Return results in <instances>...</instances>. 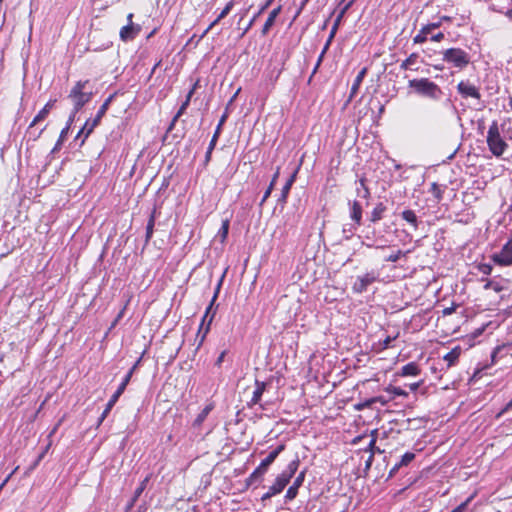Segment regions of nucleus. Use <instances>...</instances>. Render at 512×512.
<instances>
[{
  "label": "nucleus",
  "mask_w": 512,
  "mask_h": 512,
  "mask_svg": "<svg viewBox=\"0 0 512 512\" xmlns=\"http://www.w3.org/2000/svg\"><path fill=\"white\" fill-rule=\"evenodd\" d=\"M430 34L429 28L426 26L422 27L419 33L413 38L415 44L424 43L427 40V36Z\"/></svg>",
  "instance_id": "28"
},
{
  "label": "nucleus",
  "mask_w": 512,
  "mask_h": 512,
  "mask_svg": "<svg viewBox=\"0 0 512 512\" xmlns=\"http://www.w3.org/2000/svg\"><path fill=\"white\" fill-rule=\"evenodd\" d=\"M421 385V382H415V383H411L409 384V389L411 391H416Z\"/></svg>",
  "instance_id": "57"
},
{
  "label": "nucleus",
  "mask_w": 512,
  "mask_h": 512,
  "mask_svg": "<svg viewBox=\"0 0 512 512\" xmlns=\"http://www.w3.org/2000/svg\"><path fill=\"white\" fill-rule=\"evenodd\" d=\"M225 354H226V352H225V351H223V352L219 355V357H218V358H217V360H216L215 365H217V366H220V365H221V363H222V362H223V360H224Z\"/></svg>",
  "instance_id": "55"
},
{
  "label": "nucleus",
  "mask_w": 512,
  "mask_h": 512,
  "mask_svg": "<svg viewBox=\"0 0 512 512\" xmlns=\"http://www.w3.org/2000/svg\"><path fill=\"white\" fill-rule=\"evenodd\" d=\"M279 174H280V168L278 167L276 172L274 173L273 177H272V180H271V183L270 185L268 186V188L266 189L263 197H262V200L260 202V205H263V203L269 198V196L271 195V192L272 190L274 189V186L276 184V181L279 177Z\"/></svg>",
  "instance_id": "25"
},
{
  "label": "nucleus",
  "mask_w": 512,
  "mask_h": 512,
  "mask_svg": "<svg viewBox=\"0 0 512 512\" xmlns=\"http://www.w3.org/2000/svg\"><path fill=\"white\" fill-rule=\"evenodd\" d=\"M221 20H218V17L205 29V33H208L215 25H217Z\"/></svg>",
  "instance_id": "56"
},
{
  "label": "nucleus",
  "mask_w": 512,
  "mask_h": 512,
  "mask_svg": "<svg viewBox=\"0 0 512 512\" xmlns=\"http://www.w3.org/2000/svg\"><path fill=\"white\" fill-rule=\"evenodd\" d=\"M305 479V471H302L298 474V476L295 478L294 483L288 488L285 499L288 501L293 500L296 498L298 494V489L300 486H302Z\"/></svg>",
  "instance_id": "11"
},
{
  "label": "nucleus",
  "mask_w": 512,
  "mask_h": 512,
  "mask_svg": "<svg viewBox=\"0 0 512 512\" xmlns=\"http://www.w3.org/2000/svg\"><path fill=\"white\" fill-rule=\"evenodd\" d=\"M460 354L461 348L459 346H456L443 357V360L447 362L448 368L455 365V363L458 361Z\"/></svg>",
  "instance_id": "17"
},
{
  "label": "nucleus",
  "mask_w": 512,
  "mask_h": 512,
  "mask_svg": "<svg viewBox=\"0 0 512 512\" xmlns=\"http://www.w3.org/2000/svg\"><path fill=\"white\" fill-rule=\"evenodd\" d=\"M274 0H267L261 8H259V11L254 15V17L250 20L247 27L244 29L243 34H245L254 24L255 20L272 4Z\"/></svg>",
  "instance_id": "27"
},
{
  "label": "nucleus",
  "mask_w": 512,
  "mask_h": 512,
  "mask_svg": "<svg viewBox=\"0 0 512 512\" xmlns=\"http://www.w3.org/2000/svg\"><path fill=\"white\" fill-rule=\"evenodd\" d=\"M414 458H415V454H414V453H412V452H406V453L402 456V458H401L400 462H398V463H399V465H400L401 467H402V466H406V465H408L411 461H413V459H414Z\"/></svg>",
  "instance_id": "33"
},
{
  "label": "nucleus",
  "mask_w": 512,
  "mask_h": 512,
  "mask_svg": "<svg viewBox=\"0 0 512 512\" xmlns=\"http://www.w3.org/2000/svg\"><path fill=\"white\" fill-rule=\"evenodd\" d=\"M233 6H234V1L233 0L229 1L226 4V6L224 7V9L221 11V13L218 15V20L224 19L230 13Z\"/></svg>",
  "instance_id": "34"
},
{
  "label": "nucleus",
  "mask_w": 512,
  "mask_h": 512,
  "mask_svg": "<svg viewBox=\"0 0 512 512\" xmlns=\"http://www.w3.org/2000/svg\"><path fill=\"white\" fill-rule=\"evenodd\" d=\"M331 42H332V41H330L329 39H327V41H326V43H325V45H324V47H323V50H322V52H323V53H326V52L328 51V49H329V47H330V45H331Z\"/></svg>",
  "instance_id": "60"
},
{
  "label": "nucleus",
  "mask_w": 512,
  "mask_h": 512,
  "mask_svg": "<svg viewBox=\"0 0 512 512\" xmlns=\"http://www.w3.org/2000/svg\"><path fill=\"white\" fill-rule=\"evenodd\" d=\"M479 271L484 275H490L492 272V266L490 264H480L478 266Z\"/></svg>",
  "instance_id": "41"
},
{
  "label": "nucleus",
  "mask_w": 512,
  "mask_h": 512,
  "mask_svg": "<svg viewBox=\"0 0 512 512\" xmlns=\"http://www.w3.org/2000/svg\"><path fill=\"white\" fill-rule=\"evenodd\" d=\"M296 174H297V171H295L290 177L289 179L287 180V182L285 183L284 187H287L288 189H291L295 179H296Z\"/></svg>",
  "instance_id": "49"
},
{
  "label": "nucleus",
  "mask_w": 512,
  "mask_h": 512,
  "mask_svg": "<svg viewBox=\"0 0 512 512\" xmlns=\"http://www.w3.org/2000/svg\"><path fill=\"white\" fill-rule=\"evenodd\" d=\"M400 467H401V466L399 465V463H396V464L393 466V468L390 470V472H389V477L394 476V475L396 474V472L400 469Z\"/></svg>",
  "instance_id": "54"
},
{
  "label": "nucleus",
  "mask_w": 512,
  "mask_h": 512,
  "mask_svg": "<svg viewBox=\"0 0 512 512\" xmlns=\"http://www.w3.org/2000/svg\"><path fill=\"white\" fill-rule=\"evenodd\" d=\"M72 122H70V118L68 119V122H67V125L66 127L61 131L60 133V137H59V142H63L65 137L67 136L68 134V131L70 129V125H71Z\"/></svg>",
  "instance_id": "45"
},
{
  "label": "nucleus",
  "mask_w": 512,
  "mask_h": 512,
  "mask_svg": "<svg viewBox=\"0 0 512 512\" xmlns=\"http://www.w3.org/2000/svg\"><path fill=\"white\" fill-rule=\"evenodd\" d=\"M350 217L356 226L362 224V207L358 201H353L350 207Z\"/></svg>",
  "instance_id": "14"
},
{
  "label": "nucleus",
  "mask_w": 512,
  "mask_h": 512,
  "mask_svg": "<svg viewBox=\"0 0 512 512\" xmlns=\"http://www.w3.org/2000/svg\"><path fill=\"white\" fill-rule=\"evenodd\" d=\"M149 482V477L147 476L139 485V487L135 490L134 495L131 499V502L129 504V507H133L140 495L143 493V491L147 487V483Z\"/></svg>",
  "instance_id": "26"
},
{
  "label": "nucleus",
  "mask_w": 512,
  "mask_h": 512,
  "mask_svg": "<svg viewBox=\"0 0 512 512\" xmlns=\"http://www.w3.org/2000/svg\"><path fill=\"white\" fill-rule=\"evenodd\" d=\"M417 58L418 55L416 53L410 54V56L400 64V68L403 70L409 69L412 65L416 63Z\"/></svg>",
  "instance_id": "30"
},
{
  "label": "nucleus",
  "mask_w": 512,
  "mask_h": 512,
  "mask_svg": "<svg viewBox=\"0 0 512 512\" xmlns=\"http://www.w3.org/2000/svg\"><path fill=\"white\" fill-rule=\"evenodd\" d=\"M299 467V460L291 461L287 468L277 476L273 485L268 488V491L262 495L261 500L266 501L273 497L276 494H279L283 491L286 485L290 482L291 478L296 473Z\"/></svg>",
  "instance_id": "2"
},
{
  "label": "nucleus",
  "mask_w": 512,
  "mask_h": 512,
  "mask_svg": "<svg viewBox=\"0 0 512 512\" xmlns=\"http://www.w3.org/2000/svg\"><path fill=\"white\" fill-rule=\"evenodd\" d=\"M354 0H350L349 2H347L344 7L341 9L340 11V17H343L344 14L347 12V10L351 7V5L353 4Z\"/></svg>",
  "instance_id": "50"
},
{
  "label": "nucleus",
  "mask_w": 512,
  "mask_h": 512,
  "mask_svg": "<svg viewBox=\"0 0 512 512\" xmlns=\"http://www.w3.org/2000/svg\"><path fill=\"white\" fill-rule=\"evenodd\" d=\"M484 289L485 290L493 289L496 292H500V291H502L503 288L499 283L488 280L486 282V284L484 285Z\"/></svg>",
  "instance_id": "36"
},
{
  "label": "nucleus",
  "mask_w": 512,
  "mask_h": 512,
  "mask_svg": "<svg viewBox=\"0 0 512 512\" xmlns=\"http://www.w3.org/2000/svg\"><path fill=\"white\" fill-rule=\"evenodd\" d=\"M39 463H40V461H38V458H37V459L34 461V463L29 467L28 472H30V471H32V470H34V469L38 466V464H39Z\"/></svg>",
  "instance_id": "61"
},
{
  "label": "nucleus",
  "mask_w": 512,
  "mask_h": 512,
  "mask_svg": "<svg viewBox=\"0 0 512 512\" xmlns=\"http://www.w3.org/2000/svg\"><path fill=\"white\" fill-rule=\"evenodd\" d=\"M358 226H356L355 224L354 225H350L348 228L344 227L343 228V233H344V237L345 239H350L354 233V230L357 228Z\"/></svg>",
  "instance_id": "40"
},
{
  "label": "nucleus",
  "mask_w": 512,
  "mask_h": 512,
  "mask_svg": "<svg viewBox=\"0 0 512 512\" xmlns=\"http://www.w3.org/2000/svg\"><path fill=\"white\" fill-rule=\"evenodd\" d=\"M296 174H297V171H295L290 177L289 179L287 180V182L285 183L284 187H287L288 189H291L295 179H296Z\"/></svg>",
  "instance_id": "48"
},
{
  "label": "nucleus",
  "mask_w": 512,
  "mask_h": 512,
  "mask_svg": "<svg viewBox=\"0 0 512 512\" xmlns=\"http://www.w3.org/2000/svg\"><path fill=\"white\" fill-rule=\"evenodd\" d=\"M360 185H361V189L362 191L358 188L357 191H358V194L363 197V198H368L370 196V192H369V189L366 187L365 185V180L364 179H361L360 180Z\"/></svg>",
  "instance_id": "37"
},
{
  "label": "nucleus",
  "mask_w": 512,
  "mask_h": 512,
  "mask_svg": "<svg viewBox=\"0 0 512 512\" xmlns=\"http://www.w3.org/2000/svg\"><path fill=\"white\" fill-rule=\"evenodd\" d=\"M211 406H206L198 415L197 417L195 418L194 420V426H200L204 421L205 419L207 418L208 414L210 413L211 411Z\"/></svg>",
  "instance_id": "29"
},
{
  "label": "nucleus",
  "mask_w": 512,
  "mask_h": 512,
  "mask_svg": "<svg viewBox=\"0 0 512 512\" xmlns=\"http://www.w3.org/2000/svg\"><path fill=\"white\" fill-rule=\"evenodd\" d=\"M470 499L471 498H468L466 501H464L459 506L454 508L451 512H465V510L467 509V506H468V504L470 502Z\"/></svg>",
  "instance_id": "44"
},
{
  "label": "nucleus",
  "mask_w": 512,
  "mask_h": 512,
  "mask_svg": "<svg viewBox=\"0 0 512 512\" xmlns=\"http://www.w3.org/2000/svg\"><path fill=\"white\" fill-rule=\"evenodd\" d=\"M408 86L413 88L417 94L433 100H438L442 95L441 88L427 78L412 79Z\"/></svg>",
  "instance_id": "3"
},
{
  "label": "nucleus",
  "mask_w": 512,
  "mask_h": 512,
  "mask_svg": "<svg viewBox=\"0 0 512 512\" xmlns=\"http://www.w3.org/2000/svg\"><path fill=\"white\" fill-rule=\"evenodd\" d=\"M255 390L253 391V395H252V398L251 400L248 402V405L249 406H253V405H256L260 402L261 400V397L265 391V388H266V383L265 382H262V381H259V380H256L255 381Z\"/></svg>",
  "instance_id": "13"
},
{
  "label": "nucleus",
  "mask_w": 512,
  "mask_h": 512,
  "mask_svg": "<svg viewBox=\"0 0 512 512\" xmlns=\"http://www.w3.org/2000/svg\"><path fill=\"white\" fill-rule=\"evenodd\" d=\"M281 12V6H278L277 8H274L270 13H269V16L262 28V35H266L269 30L271 29V27L274 25L275 23V20L277 18V16L279 15V13Z\"/></svg>",
  "instance_id": "15"
},
{
  "label": "nucleus",
  "mask_w": 512,
  "mask_h": 512,
  "mask_svg": "<svg viewBox=\"0 0 512 512\" xmlns=\"http://www.w3.org/2000/svg\"><path fill=\"white\" fill-rule=\"evenodd\" d=\"M261 481L262 480L260 478H258L257 476H254L253 473L247 478V484L248 485L260 483Z\"/></svg>",
  "instance_id": "46"
},
{
  "label": "nucleus",
  "mask_w": 512,
  "mask_h": 512,
  "mask_svg": "<svg viewBox=\"0 0 512 512\" xmlns=\"http://www.w3.org/2000/svg\"><path fill=\"white\" fill-rule=\"evenodd\" d=\"M218 138L216 137H212L211 141H210V144H209V150L210 151H213L215 145H216V142H217Z\"/></svg>",
  "instance_id": "58"
},
{
  "label": "nucleus",
  "mask_w": 512,
  "mask_h": 512,
  "mask_svg": "<svg viewBox=\"0 0 512 512\" xmlns=\"http://www.w3.org/2000/svg\"><path fill=\"white\" fill-rule=\"evenodd\" d=\"M377 276L374 272H368L364 275L358 276L352 286V290L355 293L361 294L366 291L367 287L374 283Z\"/></svg>",
  "instance_id": "8"
},
{
  "label": "nucleus",
  "mask_w": 512,
  "mask_h": 512,
  "mask_svg": "<svg viewBox=\"0 0 512 512\" xmlns=\"http://www.w3.org/2000/svg\"><path fill=\"white\" fill-rule=\"evenodd\" d=\"M425 26H426L427 28H429V31H430V33H431L433 30H435V29H437V28H439V27L441 26V22L430 23V24H427V25H425Z\"/></svg>",
  "instance_id": "52"
},
{
  "label": "nucleus",
  "mask_w": 512,
  "mask_h": 512,
  "mask_svg": "<svg viewBox=\"0 0 512 512\" xmlns=\"http://www.w3.org/2000/svg\"><path fill=\"white\" fill-rule=\"evenodd\" d=\"M154 225H155V220H153V217H149L147 226H146V235H145L146 243H148L153 236Z\"/></svg>",
  "instance_id": "31"
},
{
  "label": "nucleus",
  "mask_w": 512,
  "mask_h": 512,
  "mask_svg": "<svg viewBox=\"0 0 512 512\" xmlns=\"http://www.w3.org/2000/svg\"><path fill=\"white\" fill-rule=\"evenodd\" d=\"M487 145L491 153L499 157L504 154L508 145L500 135V128L497 121H493L488 129L487 133Z\"/></svg>",
  "instance_id": "4"
},
{
  "label": "nucleus",
  "mask_w": 512,
  "mask_h": 512,
  "mask_svg": "<svg viewBox=\"0 0 512 512\" xmlns=\"http://www.w3.org/2000/svg\"><path fill=\"white\" fill-rule=\"evenodd\" d=\"M228 231H229V221L225 220V221H223L222 226L219 230V235L221 237L222 242L226 239V237L228 235Z\"/></svg>",
  "instance_id": "35"
},
{
  "label": "nucleus",
  "mask_w": 512,
  "mask_h": 512,
  "mask_svg": "<svg viewBox=\"0 0 512 512\" xmlns=\"http://www.w3.org/2000/svg\"><path fill=\"white\" fill-rule=\"evenodd\" d=\"M140 30L141 28L139 25L135 26L134 24H127L121 28L120 38L124 42L133 40L138 35Z\"/></svg>",
  "instance_id": "12"
},
{
  "label": "nucleus",
  "mask_w": 512,
  "mask_h": 512,
  "mask_svg": "<svg viewBox=\"0 0 512 512\" xmlns=\"http://www.w3.org/2000/svg\"><path fill=\"white\" fill-rule=\"evenodd\" d=\"M337 29H338V28H337V23H334V25H333V27H332V29H331V31H330L329 37H328V39H329L330 41H333V39H334V37H335V34H336V32H337Z\"/></svg>",
  "instance_id": "53"
},
{
  "label": "nucleus",
  "mask_w": 512,
  "mask_h": 512,
  "mask_svg": "<svg viewBox=\"0 0 512 512\" xmlns=\"http://www.w3.org/2000/svg\"><path fill=\"white\" fill-rule=\"evenodd\" d=\"M56 100H49L46 105L39 111V113L34 117L33 121L31 122L30 126H29V130H28V133L30 134H33V137L34 139H37L38 137H40V135L42 134V132L44 131L45 128L41 129L38 133H33L31 132V129L34 125H36L37 123L43 121L49 114L50 110L54 107V104H55Z\"/></svg>",
  "instance_id": "9"
},
{
  "label": "nucleus",
  "mask_w": 512,
  "mask_h": 512,
  "mask_svg": "<svg viewBox=\"0 0 512 512\" xmlns=\"http://www.w3.org/2000/svg\"><path fill=\"white\" fill-rule=\"evenodd\" d=\"M195 87H196V84L193 86V88L188 92L187 96H186V99L185 101L182 103V105L180 106L178 112L176 113V115L174 116L173 120H172V125L177 121V119L185 112V110L187 109L189 103H190V100H191V97L194 93V90H195Z\"/></svg>",
  "instance_id": "21"
},
{
  "label": "nucleus",
  "mask_w": 512,
  "mask_h": 512,
  "mask_svg": "<svg viewBox=\"0 0 512 512\" xmlns=\"http://www.w3.org/2000/svg\"><path fill=\"white\" fill-rule=\"evenodd\" d=\"M443 60L454 67L463 69L470 63L467 52L460 48H449L443 52Z\"/></svg>",
  "instance_id": "6"
},
{
  "label": "nucleus",
  "mask_w": 512,
  "mask_h": 512,
  "mask_svg": "<svg viewBox=\"0 0 512 512\" xmlns=\"http://www.w3.org/2000/svg\"><path fill=\"white\" fill-rule=\"evenodd\" d=\"M512 408V399L506 404L505 408L502 410L501 413H504Z\"/></svg>",
  "instance_id": "62"
},
{
  "label": "nucleus",
  "mask_w": 512,
  "mask_h": 512,
  "mask_svg": "<svg viewBox=\"0 0 512 512\" xmlns=\"http://www.w3.org/2000/svg\"><path fill=\"white\" fill-rule=\"evenodd\" d=\"M504 14L510 21H512V8L508 9Z\"/></svg>",
  "instance_id": "64"
},
{
  "label": "nucleus",
  "mask_w": 512,
  "mask_h": 512,
  "mask_svg": "<svg viewBox=\"0 0 512 512\" xmlns=\"http://www.w3.org/2000/svg\"><path fill=\"white\" fill-rule=\"evenodd\" d=\"M219 288H220V284L218 285L217 291L214 294V297H213L210 305L206 309V312H205V314L203 316V319H202L201 326H200L199 331L197 333V339H199L198 348L202 345V343L205 340V337H206L207 333L209 332L210 324H211V322L213 320V317H214V314H212L210 317H209V314H210V311L212 309L213 303L215 302V300L217 298V294H218Z\"/></svg>",
  "instance_id": "7"
},
{
  "label": "nucleus",
  "mask_w": 512,
  "mask_h": 512,
  "mask_svg": "<svg viewBox=\"0 0 512 512\" xmlns=\"http://www.w3.org/2000/svg\"><path fill=\"white\" fill-rule=\"evenodd\" d=\"M15 471H13L12 473H10L7 478L1 483L0 485V491L3 489V487L6 485V483L9 481V479L11 478V476L13 475Z\"/></svg>",
  "instance_id": "59"
},
{
  "label": "nucleus",
  "mask_w": 512,
  "mask_h": 512,
  "mask_svg": "<svg viewBox=\"0 0 512 512\" xmlns=\"http://www.w3.org/2000/svg\"><path fill=\"white\" fill-rule=\"evenodd\" d=\"M267 468L263 467L262 464H260L252 473L254 474V476H257L258 478H260L262 480L263 476L265 475V473L267 472Z\"/></svg>",
  "instance_id": "39"
},
{
  "label": "nucleus",
  "mask_w": 512,
  "mask_h": 512,
  "mask_svg": "<svg viewBox=\"0 0 512 512\" xmlns=\"http://www.w3.org/2000/svg\"><path fill=\"white\" fill-rule=\"evenodd\" d=\"M404 254L405 253H403L401 250H398L395 254L389 255L385 260L387 262H397L400 259V257Z\"/></svg>",
  "instance_id": "42"
},
{
  "label": "nucleus",
  "mask_w": 512,
  "mask_h": 512,
  "mask_svg": "<svg viewBox=\"0 0 512 512\" xmlns=\"http://www.w3.org/2000/svg\"><path fill=\"white\" fill-rule=\"evenodd\" d=\"M119 395L114 393L110 400L108 401V403L106 404V408L104 409V411L102 412L100 418H99V424L103 422V420L108 416V414L110 413L111 409L113 408V406L116 404V402L118 401L119 399Z\"/></svg>",
  "instance_id": "24"
},
{
  "label": "nucleus",
  "mask_w": 512,
  "mask_h": 512,
  "mask_svg": "<svg viewBox=\"0 0 512 512\" xmlns=\"http://www.w3.org/2000/svg\"><path fill=\"white\" fill-rule=\"evenodd\" d=\"M444 39V34L442 32H439L431 37V40L434 42H440Z\"/></svg>",
  "instance_id": "51"
},
{
  "label": "nucleus",
  "mask_w": 512,
  "mask_h": 512,
  "mask_svg": "<svg viewBox=\"0 0 512 512\" xmlns=\"http://www.w3.org/2000/svg\"><path fill=\"white\" fill-rule=\"evenodd\" d=\"M386 391L389 393H392L395 396H404V397L408 396V393L406 391H404L400 387H396V386L390 385L389 387L386 388Z\"/></svg>",
  "instance_id": "32"
},
{
  "label": "nucleus",
  "mask_w": 512,
  "mask_h": 512,
  "mask_svg": "<svg viewBox=\"0 0 512 512\" xmlns=\"http://www.w3.org/2000/svg\"><path fill=\"white\" fill-rule=\"evenodd\" d=\"M457 90L458 93L464 98L472 97L478 100L481 98L478 88L468 81L459 82L457 85Z\"/></svg>",
  "instance_id": "10"
},
{
  "label": "nucleus",
  "mask_w": 512,
  "mask_h": 512,
  "mask_svg": "<svg viewBox=\"0 0 512 512\" xmlns=\"http://www.w3.org/2000/svg\"><path fill=\"white\" fill-rule=\"evenodd\" d=\"M285 449V445L281 444L276 449L271 451L268 456L262 460L260 464L263 465L265 468H269V466L275 461V459L278 457V455Z\"/></svg>",
  "instance_id": "16"
},
{
  "label": "nucleus",
  "mask_w": 512,
  "mask_h": 512,
  "mask_svg": "<svg viewBox=\"0 0 512 512\" xmlns=\"http://www.w3.org/2000/svg\"><path fill=\"white\" fill-rule=\"evenodd\" d=\"M419 374H420L419 366L414 362H410V363L404 365L400 372L401 376H417Z\"/></svg>",
  "instance_id": "19"
},
{
  "label": "nucleus",
  "mask_w": 512,
  "mask_h": 512,
  "mask_svg": "<svg viewBox=\"0 0 512 512\" xmlns=\"http://www.w3.org/2000/svg\"><path fill=\"white\" fill-rule=\"evenodd\" d=\"M402 218L413 226L414 229L418 228V218L413 210H404L401 213Z\"/></svg>",
  "instance_id": "23"
},
{
  "label": "nucleus",
  "mask_w": 512,
  "mask_h": 512,
  "mask_svg": "<svg viewBox=\"0 0 512 512\" xmlns=\"http://www.w3.org/2000/svg\"><path fill=\"white\" fill-rule=\"evenodd\" d=\"M366 73H367V68H363L358 73L356 78L354 79V82H353V85H352L351 91H350V98H353L356 95L361 83L363 82V79H364Z\"/></svg>",
  "instance_id": "20"
},
{
  "label": "nucleus",
  "mask_w": 512,
  "mask_h": 512,
  "mask_svg": "<svg viewBox=\"0 0 512 512\" xmlns=\"http://www.w3.org/2000/svg\"><path fill=\"white\" fill-rule=\"evenodd\" d=\"M89 85V80L85 81H78L75 83L73 88L71 89L68 98L73 103V111L70 115V122H73L75 115L77 112L85 105L87 104L93 95V92L86 91L87 86Z\"/></svg>",
  "instance_id": "1"
},
{
  "label": "nucleus",
  "mask_w": 512,
  "mask_h": 512,
  "mask_svg": "<svg viewBox=\"0 0 512 512\" xmlns=\"http://www.w3.org/2000/svg\"><path fill=\"white\" fill-rule=\"evenodd\" d=\"M113 98H114V94L110 95L104 101V103L101 105V107L99 108L95 118L89 119V120H87L85 122L84 126L79 131V133L77 135V138L81 137L83 135L84 139H86L93 132L94 128L98 126V124L100 123L102 117L106 114V112H107V110L109 108V105L112 102Z\"/></svg>",
  "instance_id": "5"
},
{
  "label": "nucleus",
  "mask_w": 512,
  "mask_h": 512,
  "mask_svg": "<svg viewBox=\"0 0 512 512\" xmlns=\"http://www.w3.org/2000/svg\"><path fill=\"white\" fill-rule=\"evenodd\" d=\"M226 119H227V113H224V114L222 115V117H221V119H220V121H219L218 125L222 126V125L225 123Z\"/></svg>",
  "instance_id": "63"
},
{
  "label": "nucleus",
  "mask_w": 512,
  "mask_h": 512,
  "mask_svg": "<svg viewBox=\"0 0 512 512\" xmlns=\"http://www.w3.org/2000/svg\"><path fill=\"white\" fill-rule=\"evenodd\" d=\"M386 210H387V208L382 202L377 203L371 212L370 221L372 223H375V222L381 220L383 218V215L386 212Z\"/></svg>",
  "instance_id": "18"
},
{
  "label": "nucleus",
  "mask_w": 512,
  "mask_h": 512,
  "mask_svg": "<svg viewBox=\"0 0 512 512\" xmlns=\"http://www.w3.org/2000/svg\"><path fill=\"white\" fill-rule=\"evenodd\" d=\"M289 192H290V189L283 186L281 196L279 197L278 202L285 204L287 201Z\"/></svg>",
  "instance_id": "43"
},
{
  "label": "nucleus",
  "mask_w": 512,
  "mask_h": 512,
  "mask_svg": "<svg viewBox=\"0 0 512 512\" xmlns=\"http://www.w3.org/2000/svg\"><path fill=\"white\" fill-rule=\"evenodd\" d=\"M261 481L262 480L260 478H258L257 476H254L253 473L247 478V484L248 485L260 483Z\"/></svg>",
  "instance_id": "47"
},
{
  "label": "nucleus",
  "mask_w": 512,
  "mask_h": 512,
  "mask_svg": "<svg viewBox=\"0 0 512 512\" xmlns=\"http://www.w3.org/2000/svg\"><path fill=\"white\" fill-rule=\"evenodd\" d=\"M397 336L391 337L387 336L384 340L379 341V347L380 349L384 350L387 349L390 344L396 339Z\"/></svg>",
  "instance_id": "38"
},
{
  "label": "nucleus",
  "mask_w": 512,
  "mask_h": 512,
  "mask_svg": "<svg viewBox=\"0 0 512 512\" xmlns=\"http://www.w3.org/2000/svg\"><path fill=\"white\" fill-rule=\"evenodd\" d=\"M138 363H139V361L129 370V372L125 375L124 379L122 380V382L118 386L117 390L115 391V393L118 394L119 396H121L123 394V392L125 391Z\"/></svg>",
  "instance_id": "22"
}]
</instances>
